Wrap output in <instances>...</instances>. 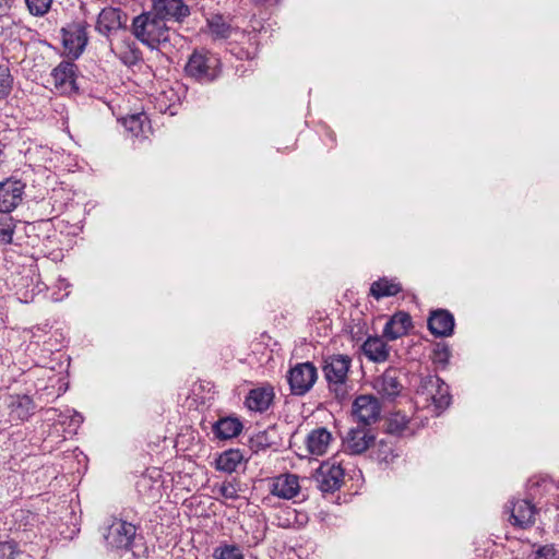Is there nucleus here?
I'll return each instance as SVG.
<instances>
[{
  "label": "nucleus",
  "instance_id": "nucleus-32",
  "mask_svg": "<svg viewBox=\"0 0 559 559\" xmlns=\"http://www.w3.org/2000/svg\"><path fill=\"white\" fill-rule=\"evenodd\" d=\"M116 55L123 64L129 67L134 66L141 59L139 49L131 46L130 44H127L123 47L119 48Z\"/></svg>",
  "mask_w": 559,
  "mask_h": 559
},
{
  "label": "nucleus",
  "instance_id": "nucleus-13",
  "mask_svg": "<svg viewBox=\"0 0 559 559\" xmlns=\"http://www.w3.org/2000/svg\"><path fill=\"white\" fill-rule=\"evenodd\" d=\"M127 15L118 8L108 7L100 11L96 22V31L105 36L126 26Z\"/></svg>",
  "mask_w": 559,
  "mask_h": 559
},
{
  "label": "nucleus",
  "instance_id": "nucleus-33",
  "mask_svg": "<svg viewBox=\"0 0 559 559\" xmlns=\"http://www.w3.org/2000/svg\"><path fill=\"white\" fill-rule=\"evenodd\" d=\"M13 88V76L9 67L0 64V99L7 98Z\"/></svg>",
  "mask_w": 559,
  "mask_h": 559
},
{
  "label": "nucleus",
  "instance_id": "nucleus-15",
  "mask_svg": "<svg viewBox=\"0 0 559 559\" xmlns=\"http://www.w3.org/2000/svg\"><path fill=\"white\" fill-rule=\"evenodd\" d=\"M24 185L20 180L7 179L0 182V212H12L22 201Z\"/></svg>",
  "mask_w": 559,
  "mask_h": 559
},
{
  "label": "nucleus",
  "instance_id": "nucleus-25",
  "mask_svg": "<svg viewBox=\"0 0 559 559\" xmlns=\"http://www.w3.org/2000/svg\"><path fill=\"white\" fill-rule=\"evenodd\" d=\"M401 290L402 287L400 283L383 277L371 284L370 295L373 296L377 300H379L384 297L395 296Z\"/></svg>",
  "mask_w": 559,
  "mask_h": 559
},
{
  "label": "nucleus",
  "instance_id": "nucleus-7",
  "mask_svg": "<svg viewBox=\"0 0 559 559\" xmlns=\"http://www.w3.org/2000/svg\"><path fill=\"white\" fill-rule=\"evenodd\" d=\"M88 24L85 21L72 22L61 28L62 45L72 58H79L84 51L88 37Z\"/></svg>",
  "mask_w": 559,
  "mask_h": 559
},
{
  "label": "nucleus",
  "instance_id": "nucleus-21",
  "mask_svg": "<svg viewBox=\"0 0 559 559\" xmlns=\"http://www.w3.org/2000/svg\"><path fill=\"white\" fill-rule=\"evenodd\" d=\"M332 441L331 432L324 428H316L309 432L306 439V447L312 455H323Z\"/></svg>",
  "mask_w": 559,
  "mask_h": 559
},
{
  "label": "nucleus",
  "instance_id": "nucleus-36",
  "mask_svg": "<svg viewBox=\"0 0 559 559\" xmlns=\"http://www.w3.org/2000/svg\"><path fill=\"white\" fill-rule=\"evenodd\" d=\"M531 559H559V551L554 545H544L533 551Z\"/></svg>",
  "mask_w": 559,
  "mask_h": 559
},
{
  "label": "nucleus",
  "instance_id": "nucleus-39",
  "mask_svg": "<svg viewBox=\"0 0 559 559\" xmlns=\"http://www.w3.org/2000/svg\"><path fill=\"white\" fill-rule=\"evenodd\" d=\"M255 5L277 4L280 0H250Z\"/></svg>",
  "mask_w": 559,
  "mask_h": 559
},
{
  "label": "nucleus",
  "instance_id": "nucleus-27",
  "mask_svg": "<svg viewBox=\"0 0 559 559\" xmlns=\"http://www.w3.org/2000/svg\"><path fill=\"white\" fill-rule=\"evenodd\" d=\"M74 68L72 62L62 61L51 72L52 81L56 87H62L66 84L74 82Z\"/></svg>",
  "mask_w": 559,
  "mask_h": 559
},
{
  "label": "nucleus",
  "instance_id": "nucleus-18",
  "mask_svg": "<svg viewBox=\"0 0 559 559\" xmlns=\"http://www.w3.org/2000/svg\"><path fill=\"white\" fill-rule=\"evenodd\" d=\"M412 328V318L407 312L399 311L394 313L385 323L383 336L389 341L397 340Z\"/></svg>",
  "mask_w": 559,
  "mask_h": 559
},
{
  "label": "nucleus",
  "instance_id": "nucleus-2",
  "mask_svg": "<svg viewBox=\"0 0 559 559\" xmlns=\"http://www.w3.org/2000/svg\"><path fill=\"white\" fill-rule=\"evenodd\" d=\"M153 10L142 13L133 20L134 36L150 48H156L159 44L169 41V28L166 22Z\"/></svg>",
  "mask_w": 559,
  "mask_h": 559
},
{
  "label": "nucleus",
  "instance_id": "nucleus-5",
  "mask_svg": "<svg viewBox=\"0 0 559 559\" xmlns=\"http://www.w3.org/2000/svg\"><path fill=\"white\" fill-rule=\"evenodd\" d=\"M286 379L290 393L296 396H304L317 382L318 370L310 361L298 362L288 370Z\"/></svg>",
  "mask_w": 559,
  "mask_h": 559
},
{
  "label": "nucleus",
  "instance_id": "nucleus-12",
  "mask_svg": "<svg viewBox=\"0 0 559 559\" xmlns=\"http://www.w3.org/2000/svg\"><path fill=\"white\" fill-rule=\"evenodd\" d=\"M374 435L366 427L350 428L343 439L345 451L350 454H361L374 442Z\"/></svg>",
  "mask_w": 559,
  "mask_h": 559
},
{
  "label": "nucleus",
  "instance_id": "nucleus-28",
  "mask_svg": "<svg viewBox=\"0 0 559 559\" xmlns=\"http://www.w3.org/2000/svg\"><path fill=\"white\" fill-rule=\"evenodd\" d=\"M207 26L211 34L218 39H225L230 37L234 28L230 23L219 14L213 15L207 19Z\"/></svg>",
  "mask_w": 559,
  "mask_h": 559
},
{
  "label": "nucleus",
  "instance_id": "nucleus-14",
  "mask_svg": "<svg viewBox=\"0 0 559 559\" xmlns=\"http://www.w3.org/2000/svg\"><path fill=\"white\" fill-rule=\"evenodd\" d=\"M269 490L277 498L285 500L293 499L300 490L299 478L295 474H281L270 479Z\"/></svg>",
  "mask_w": 559,
  "mask_h": 559
},
{
  "label": "nucleus",
  "instance_id": "nucleus-42",
  "mask_svg": "<svg viewBox=\"0 0 559 559\" xmlns=\"http://www.w3.org/2000/svg\"><path fill=\"white\" fill-rule=\"evenodd\" d=\"M4 0H0V14L3 12L4 10V3H3Z\"/></svg>",
  "mask_w": 559,
  "mask_h": 559
},
{
  "label": "nucleus",
  "instance_id": "nucleus-20",
  "mask_svg": "<svg viewBox=\"0 0 559 559\" xmlns=\"http://www.w3.org/2000/svg\"><path fill=\"white\" fill-rule=\"evenodd\" d=\"M417 425L401 412L392 413L386 419V432L397 437H408L416 432Z\"/></svg>",
  "mask_w": 559,
  "mask_h": 559
},
{
  "label": "nucleus",
  "instance_id": "nucleus-40",
  "mask_svg": "<svg viewBox=\"0 0 559 559\" xmlns=\"http://www.w3.org/2000/svg\"><path fill=\"white\" fill-rule=\"evenodd\" d=\"M71 420H72V423H73L74 425L79 426L80 424H82V421H83V417H82V415H81V414L75 413V414L72 416V419H71Z\"/></svg>",
  "mask_w": 559,
  "mask_h": 559
},
{
  "label": "nucleus",
  "instance_id": "nucleus-4",
  "mask_svg": "<svg viewBox=\"0 0 559 559\" xmlns=\"http://www.w3.org/2000/svg\"><path fill=\"white\" fill-rule=\"evenodd\" d=\"M188 76L199 82H212L221 72L219 59L207 50H194L185 67Z\"/></svg>",
  "mask_w": 559,
  "mask_h": 559
},
{
  "label": "nucleus",
  "instance_id": "nucleus-11",
  "mask_svg": "<svg viewBox=\"0 0 559 559\" xmlns=\"http://www.w3.org/2000/svg\"><path fill=\"white\" fill-rule=\"evenodd\" d=\"M152 10L165 22L182 23L190 15V8L183 0H152Z\"/></svg>",
  "mask_w": 559,
  "mask_h": 559
},
{
  "label": "nucleus",
  "instance_id": "nucleus-22",
  "mask_svg": "<svg viewBox=\"0 0 559 559\" xmlns=\"http://www.w3.org/2000/svg\"><path fill=\"white\" fill-rule=\"evenodd\" d=\"M365 356L373 362H384L389 358L388 345L379 336H369L361 346Z\"/></svg>",
  "mask_w": 559,
  "mask_h": 559
},
{
  "label": "nucleus",
  "instance_id": "nucleus-1",
  "mask_svg": "<svg viewBox=\"0 0 559 559\" xmlns=\"http://www.w3.org/2000/svg\"><path fill=\"white\" fill-rule=\"evenodd\" d=\"M352 358L344 354H333L323 358L322 372L328 390L338 401L345 400L352 389L349 372Z\"/></svg>",
  "mask_w": 559,
  "mask_h": 559
},
{
  "label": "nucleus",
  "instance_id": "nucleus-35",
  "mask_svg": "<svg viewBox=\"0 0 559 559\" xmlns=\"http://www.w3.org/2000/svg\"><path fill=\"white\" fill-rule=\"evenodd\" d=\"M15 224L12 217L0 218V243L9 245L12 242Z\"/></svg>",
  "mask_w": 559,
  "mask_h": 559
},
{
  "label": "nucleus",
  "instance_id": "nucleus-30",
  "mask_svg": "<svg viewBox=\"0 0 559 559\" xmlns=\"http://www.w3.org/2000/svg\"><path fill=\"white\" fill-rule=\"evenodd\" d=\"M213 559H245V556L239 546L223 544L214 549Z\"/></svg>",
  "mask_w": 559,
  "mask_h": 559
},
{
  "label": "nucleus",
  "instance_id": "nucleus-31",
  "mask_svg": "<svg viewBox=\"0 0 559 559\" xmlns=\"http://www.w3.org/2000/svg\"><path fill=\"white\" fill-rule=\"evenodd\" d=\"M24 2L32 16L43 17L50 11L53 0H24Z\"/></svg>",
  "mask_w": 559,
  "mask_h": 559
},
{
  "label": "nucleus",
  "instance_id": "nucleus-3",
  "mask_svg": "<svg viewBox=\"0 0 559 559\" xmlns=\"http://www.w3.org/2000/svg\"><path fill=\"white\" fill-rule=\"evenodd\" d=\"M416 403L421 404L423 407L433 406L436 415H439L451 403L448 384L439 377H426L416 391Z\"/></svg>",
  "mask_w": 559,
  "mask_h": 559
},
{
  "label": "nucleus",
  "instance_id": "nucleus-16",
  "mask_svg": "<svg viewBox=\"0 0 559 559\" xmlns=\"http://www.w3.org/2000/svg\"><path fill=\"white\" fill-rule=\"evenodd\" d=\"M275 397L274 389L270 384L251 389L246 399V407L255 413H264L273 404Z\"/></svg>",
  "mask_w": 559,
  "mask_h": 559
},
{
  "label": "nucleus",
  "instance_id": "nucleus-8",
  "mask_svg": "<svg viewBox=\"0 0 559 559\" xmlns=\"http://www.w3.org/2000/svg\"><path fill=\"white\" fill-rule=\"evenodd\" d=\"M136 535V527L127 521L115 520L107 528L105 542L108 548L130 550Z\"/></svg>",
  "mask_w": 559,
  "mask_h": 559
},
{
  "label": "nucleus",
  "instance_id": "nucleus-6",
  "mask_svg": "<svg viewBox=\"0 0 559 559\" xmlns=\"http://www.w3.org/2000/svg\"><path fill=\"white\" fill-rule=\"evenodd\" d=\"M345 477V471L341 463L335 460L325 461L320 464L313 474L318 489L323 493H332L338 490Z\"/></svg>",
  "mask_w": 559,
  "mask_h": 559
},
{
  "label": "nucleus",
  "instance_id": "nucleus-38",
  "mask_svg": "<svg viewBox=\"0 0 559 559\" xmlns=\"http://www.w3.org/2000/svg\"><path fill=\"white\" fill-rule=\"evenodd\" d=\"M142 123H143V119H142V116H140V115H138V116L133 115L123 120L124 127L133 135H139V133L142 132Z\"/></svg>",
  "mask_w": 559,
  "mask_h": 559
},
{
  "label": "nucleus",
  "instance_id": "nucleus-9",
  "mask_svg": "<svg viewBox=\"0 0 559 559\" xmlns=\"http://www.w3.org/2000/svg\"><path fill=\"white\" fill-rule=\"evenodd\" d=\"M352 414L358 424L367 427L380 419L381 404L378 397L371 394H361L354 400Z\"/></svg>",
  "mask_w": 559,
  "mask_h": 559
},
{
  "label": "nucleus",
  "instance_id": "nucleus-29",
  "mask_svg": "<svg viewBox=\"0 0 559 559\" xmlns=\"http://www.w3.org/2000/svg\"><path fill=\"white\" fill-rule=\"evenodd\" d=\"M372 457L379 463L390 464L396 457V454L392 443L382 439L372 450Z\"/></svg>",
  "mask_w": 559,
  "mask_h": 559
},
{
  "label": "nucleus",
  "instance_id": "nucleus-17",
  "mask_svg": "<svg viewBox=\"0 0 559 559\" xmlns=\"http://www.w3.org/2000/svg\"><path fill=\"white\" fill-rule=\"evenodd\" d=\"M428 329L437 337H448L454 331V317L444 309L431 311L428 318Z\"/></svg>",
  "mask_w": 559,
  "mask_h": 559
},
{
  "label": "nucleus",
  "instance_id": "nucleus-34",
  "mask_svg": "<svg viewBox=\"0 0 559 559\" xmlns=\"http://www.w3.org/2000/svg\"><path fill=\"white\" fill-rule=\"evenodd\" d=\"M214 491L227 500H236L239 497L238 484L235 480L223 481L221 485L215 486Z\"/></svg>",
  "mask_w": 559,
  "mask_h": 559
},
{
  "label": "nucleus",
  "instance_id": "nucleus-37",
  "mask_svg": "<svg viewBox=\"0 0 559 559\" xmlns=\"http://www.w3.org/2000/svg\"><path fill=\"white\" fill-rule=\"evenodd\" d=\"M433 362L439 365H445L450 358V349L445 344L438 343L433 348L432 356Z\"/></svg>",
  "mask_w": 559,
  "mask_h": 559
},
{
  "label": "nucleus",
  "instance_id": "nucleus-19",
  "mask_svg": "<svg viewBox=\"0 0 559 559\" xmlns=\"http://www.w3.org/2000/svg\"><path fill=\"white\" fill-rule=\"evenodd\" d=\"M536 508L528 500H516L512 502L511 523L521 528H526L534 524Z\"/></svg>",
  "mask_w": 559,
  "mask_h": 559
},
{
  "label": "nucleus",
  "instance_id": "nucleus-23",
  "mask_svg": "<svg viewBox=\"0 0 559 559\" xmlns=\"http://www.w3.org/2000/svg\"><path fill=\"white\" fill-rule=\"evenodd\" d=\"M243 425L236 417H224L217 420L213 426V432L216 438L227 440L237 437L242 431Z\"/></svg>",
  "mask_w": 559,
  "mask_h": 559
},
{
  "label": "nucleus",
  "instance_id": "nucleus-10",
  "mask_svg": "<svg viewBox=\"0 0 559 559\" xmlns=\"http://www.w3.org/2000/svg\"><path fill=\"white\" fill-rule=\"evenodd\" d=\"M401 377L402 373L397 368H388L373 379L372 388L383 400L393 401L404 389Z\"/></svg>",
  "mask_w": 559,
  "mask_h": 559
},
{
  "label": "nucleus",
  "instance_id": "nucleus-26",
  "mask_svg": "<svg viewBox=\"0 0 559 559\" xmlns=\"http://www.w3.org/2000/svg\"><path fill=\"white\" fill-rule=\"evenodd\" d=\"M242 461V454L239 450H227L218 455L215 460V467L217 471L225 473H233L237 469Z\"/></svg>",
  "mask_w": 559,
  "mask_h": 559
},
{
  "label": "nucleus",
  "instance_id": "nucleus-41",
  "mask_svg": "<svg viewBox=\"0 0 559 559\" xmlns=\"http://www.w3.org/2000/svg\"><path fill=\"white\" fill-rule=\"evenodd\" d=\"M264 439H265V435H259L257 436V442L260 444V445H263L264 444Z\"/></svg>",
  "mask_w": 559,
  "mask_h": 559
},
{
  "label": "nucleus",
  "instance_id": "nucleus-24",
  "mask_svg": "<svg viewBox=\"0 0 559 559\" xmlns=\"http://www.w3.org/2000/svg\"><path fill=\"white\" fill-rule=\"evenodd\" d=\"M34 402L28 395H17L10 404V416L12 419L26 420L34 413Z\"/></svg>",
  "mask_w": 559,
  "mask_h": 559
}]
</instances>
